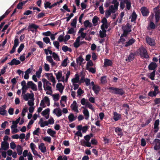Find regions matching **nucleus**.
<instances>
[{
  "label": "nucleus",
  "instance_id": "f257e3e1",
  "mask_svg": "<svg viewBox=\"0 0 160 160\" xmlns=\"http://www.w3.org/2000/svg\"><path fill=\"white\" fill-rule=\"evenodd\" d=\"M110 92L115 94L122 96L125 93V92L122 88L115 87H110L108 88Z\"/></svg>",
  "mask_w": 160,
  "mask_h": 160
},
{
  "label": "nucleus",
  "instance_id": "f03ea898",
  "mask_svg": "<svg viewBox=\"0 0 160 160\" xmlns=\"http://www.w3.org/2000/svg\"><path fill=\"white\" fill-rule=\"evenodd\" d=\"M132 26L129 23H127L126 25L122 28L123 33L121 34V37H127L128 35L132 31Z\"/></svg>",
  "mask_w": 160,
  "mask_h": 160
},
{
  "label": "nucleus",
  "instance_id": "7ed1b4c3",
  "mask_svg": "<svg viewBox=\"0 0 160 160\" xmlns=\"http://www.w3.org/2000/svg\"><path fill=\"white\" fill-rule=\"evenodd\" d=\"M139 55L142 58L146 59L148 58L149 56L148 54L147 50L143 47L140 48L139 49Z\"/></svg>",
  "mask_w": 160,
  "mask_h": 160
},
{
  "label": "nucleus",
  "instance_id": "20e7f679",
  "mask_svg": "<svg viewBox=\"0 0 160 160\" xmlns=\"http://www.w3.org/2000/svg\"><path fill=\"white\" fill-rule=\"evenodd\" d=\"M19 44V40L18 37L16 36L14 40V44L12 49L10 52V54L13 53L15 51L16 48L18 47Z\"/></svg>",
  "mask_w": 160,
  "mask_h": 160
},
{
  "label": "nucleus",
  "instance_id": "39448f33",
  "mask_svg": "<svg viewBox=\"0 0 160 160\" xmlns=\"http://www.w3.org/2000/svg\"><path fill=\"white\" fill-rule=\"evenodd\" d=\"M22 96H23V98L26 101H28L29 98L33 99V100L34 101V94L33 93H32L31 94L29 93H27L26 94L25 93V94H23Z\"/></svg>",
  "mask_w": 160,
  "mask_h": 160
},
{
  "label": "nucleus",
  "instance_id": "423d86ee",
  "mask_svg": "<svg viewBox=\"0 0 160 160\" xmlns=\"http://www.w3.org/2000/svg\"><path fill=\"white\" fill-rule=\"evenodd\" d=\"M39 28V26L32 23L29 25L28 27V30L32 31V32L37 31V29Z\"/></svg>",
  "mask_w": 160,
  "mask_h": 160
},
{
  "label": "nucleus",
  "instance_id": "0eeeda50",
  "mask_svg": "<svg viewBox=\"0 0 160 160\" xmlns=\"http://www.w3.org/2000/svg\"><path fill=\"white\" fill-rule=\"evenodd\" d=\"M140 11L143 16L147 17L148 15L149 11L147 8L145 7H142L141 8Z\"/></svg>",
  "mask_w": 160,
  "mask_h": 160
},
{
  "label": "nucleus",
  "instance_id": "6e6552de",
  "mask_svg": "<svg viewBox=\"0 0 160 160\" xmlns=\"http://www.w3.org/2000/svg\"><path fill=\"white\" fill-rule=\"evenodd\" d=\"M154 148L156 150H159L160 149V140L158 139H155Z\"/></svg>",
  "mask_w": 160,
  "mask_h": 160
},
{
  "label": "nucleus",
  "instance_id": "1a4fd4ad",
  "mask_svg": "<svg viewBox=\"0 0 160 160\" xmlns=\"http://www.w3.org/2000/svg\"><path fill=\"white\" fill-rule=\"evenodd\" d=\"M20 63L21 62L19 60H17L15 58H14L10 62L8 63V64L11 66L13 65H17L20 64Z\"/></svg>",
  "mask_w": 160,
  "mask_h": 160
},
{
  "label": "nucleus",
  "instance_id": "9d476101",
  "mask_svg": "<svg viewBox=\"0 0 160 160\" xmlns=\"http://www.w3.org/2000/svg\"><path fill=\"white\" fill-rule=\"evenodd\" d=\"M47 78L50 80L53 83H54L56 82L55 78L53 76V74L51 73H46Z\"/></svg>",
  "mask_w": 160,
  "mask_h": 160
},
{
  "label": "nucleus",
  "instance_id": "9b49d317",
  "mask_svg": "<svg viewBox=\"0 0 160 160\" xmlns=\"http://www.w3.org/2000/svg\"><path fill=\"white\" fill-rule=\"evenodd\" d=\"M135 55V53H133L132 52L130 53L129 54L128 58L126 59V61H128V62H130L131 61H132L134 59Z\"/></svg>",
  "mask_w": 160,
  "mask_h": 160
},
{
  "label": "nucleus",
  "instance_id": "f8f14e48",
  "mask_svg": "<svg viewBox=\"0 0 160 160\" xmlns=\"http://www.w3.org/2000/svg\"><path fill=\"white\" fill-rule=\"evenodd\" d=\"M146 40L147 43L150 46H154L155 45V42L153 39L149 37H147L146 38Z\"/></svg>",
  "mask_w": 160,
  "mask_h": 160
},
{
  "label": "nucleus",
  "instance_id": "ddd939ff",
  "mask_svg": "<svg viewBox=\"0 0 160 160\" xmlns=\"http://www.w3.org/2000/svg\"><path fill=\"white\" fill-rule=\"evenodd\" d=\"M56 88L61 93H62L64 88V86H63L62 84L61 83L58 82L56 85Z\"/></svg>",
  "mask_w": 160,
  "mask_h": 160
},
{
  "label": "nucleus",
  "instance_id": "4468645a",
  "mask_svg": "<svg viewBox=\"0 0 160 160\" xmlns=\"http://www.w3.org/2000/svg\"><path fill=\"white\" fill-rule=\"evenodd\" d=\"M82 108L84 109L83 110L82 112L85 117V119L86 120H88L89 117V112L87 109L86 108L84 107H82Z\"/></svg>",
  "mask_w": 160,
  "mask_h": 160
},
{
  "label": "nucleus",
  "instance_id": "2eb2a0df",
  "mask_svg": "<svg viewBox=\"0 0 160 160\" xmlns=\"http://www.w3.org/2000/svg\"><path fill=\"white\" fill-rule=\"evenodd\" d=\"M53 112L54 113H55L58 117H59L62 115V111L59 108L54 109Z\"/></svg>",
  "mask_w": 160,
  "mask_h": 160
},
{
  "label": "nucleus",
  "instance_id": "dca6fc26",
  "mask_svg": "<svg viewBox=\"0 0 160 160\" xmlns=\"http://www.w3.org/2000/svg\"><path fill=\"white\" fill-rule=\"evenodd\" d=\"M112 64V61L108 59H105L104 62V67L111 66Z\"/></svg>",
  "mask_w": 160,
  "mask_h": 160
},
{
  "label": "nucleus",
  "instance_id": "f3484780",
  "mask_svg": "<svg viewBox=\"0 0 160 160\" xmlns=\"http://www.w3.org/2000/svg\"><path fill=\"white\" fill-rule=\"evenodd\" d=\"M2 143L1 147L2 149L4 150H6L9 148V145L8 142H2Z\"/></svg>",
  "mask_w": 160,
  "mask_h": 160
},
{
  "label": "nucleus",
  "instance_id": "a211bd4d",
  "mask_svg": "<svg viewBox=\"0 0 160 160\" xmlns=\"http://www.w3.org/2000/svg\"><path fill=\"white\" fill-rule=\"evenodd\" d=\"M159 124V119L156 120L154 124V128L155 130L154 131V132L156 133L157 132L159 129L158 125Z\"/></svg>",
  "mask_w": 160,
  "mask_h": 160
},
{
  "label": "nucleus",
  "instance_id": "6ab92c4d",
  "mask_svg": "<svg viewBox=\"0 0 160 160\" xmlns=\"http://www.w3.org/2000/svg\"><path fill=\"white\" fill-rule=\"evenodd\" d=\"M135 42V39H134L133 38H132L131 39H129L128 41L126 42H125V44L124 46L125 47H128L131 46Z\"/></svg>",
  "mask_w": 160,
  "mask_h": 160
},
{
  "label": "nucleus",
  "instance_id": "aec40b11",
  "mask_svg": "<svg viewBox=\"0 0 160 160\" xmlns=\"http://www.w3.org/2000/svg\"><path fill=\"white\" fill-rule=\"evenodd\" d=\"M115 132L118 134V135L122 136L123 135L122 129L119 127H117L115 128Z\"/></svg>",
  "mask_w": 160,
  "mask_h": 160
},
{
  "label": "nucleus",
  "instance_id": "412c9836",
  "mask_svg": "<svg viewBox=\"0 0 160 160\" xmlns=\"http://www.w3.org/2000/svg\"><path fill=\"white\" fill-rule=\"evenodd\" d=\"M38 148L40 150L41 152H45L47 151L46 148L43 143H41L38 146Z\"/></svg>",
  "mask_w": 160,
  "mask_h": 160
},
{
  "label": "nucleus",
  "instance_id": "4be33fe9",
  "mask_svg": "<svg viewBox=\"0 0 160 160\" xmlns=\"http://www.w3.org/2000/svg\"><path fill=\"white\" fill-rule=\"evenodd\" d=\"M157 65L155 62H152L148 66V68L150 70H154L157 67Z\"/></svg>",
  "mask_w": 160,
  "mask_h": 160
},
{
  "label": "nucleus",
  "instance_id": "5701e85b",
  "mask_svg": "<svg viewBox=\"0 0 160 160\" xmlns=\"http://www.w3.org/2000/svg\"><path fill=\"white\" fill-rule=\"evenodd\" d=\"M79 76L78 74H76L75 75V77L72 79V83H78L79 81Z\"/></svg>",
  "mask_w": 160,
  "mask_h": 160
},
{
  "label": "nucleus",
  "instance_id": "b1692460",
  "mask_svg": "<svg viewBox=\"0 0 160 160\" xmlns=\"http://www.w3.org/2000/svg\"><path fill=\"white\" fill-rule=\"evenodd\" d=\"M121 117V115L118 114L116 112H114L113 119L115 121H118L120 119Z\"/></svg>",
  "mask_w": 160,
  "mask_h": 160
},
{
  "label": "nucleus",
  "instance_id": "393cba45",
  "mask_svg": "<svg viewBox=\"0 0 160 160\" xmlns=\"http://www.w3.org/2000/svg\"><path fill=\"white\" fill-rule=\"evenodd\" d=\"M21 118L19 117L16 121L12 122L13 125L11 126V128H16L17 127V124L19 122Z\"/></svg>",
  "mask_w": 160,
  "mask_h": 160
},
{
  "label": "nucleus",
  "instance_id": "a878e982",
  "mask_svg": "<svg viewBox=\"0 0 160 160\" xmlns=\"http://www.w3.org/2000/svg\"><path fill=\"white\" fill-rule=\"evenodd\" d=\"M114 7L113 5H111L109 8V10L111 11L114 12V13L118 10V7L117 5H114Z\"/></svg>",
  "mask_w": 160,
  "mask_h": 160
},
{
  "label": "nucleus",
  "instance_id": "bb28decb",
  "mask_svg": "<svg viewBox=\"0 0 160 160\" xmlns=\"http://www.w3.org/2000/svg\"><path fill=\"white\" fill-rule=\"evenodd\" d=\"M77 116H75L74 114L70 113L68 116V119L70 122H72L76 120Z\"/></svg>",
  "mask_w": 160,
  "mask_h": 160
},
{
  "label": "nucleus",
  "instance_id": "cd10ccee",
  "mask_svg": "<svg viewBox=\"0 0 160 160\" xmlns=\"http://www.w3.org/2000/svg\"><path fill=\"white\" fill-rule=\"evenodd\" d=\"M84 26L86 28H91L92 26V23L88 20H85L83 22Z\"/></svg>",
  "mask_w": 160,
  "mask_h": 160
},
{
  "label": "nucleus",
  "instance_id": "c85d7f7f",
  "mask_svg": "<svg viewBox=\"0 0 160 160\" xmlns=\"http://www.w3.org/2000/svg\"><path fill=\"white\" fill-rule=\"evenodd\" d=\"M92 89L94 91L95 93L97 94L100 91V88L99 86L98 85H96L95 86L92 87Z\"/></svg>",
  "mask_w": 160,
  "mask_h": 160
},
{
  "label": "nucleus",
  "instance_id": "c756f323",
  "mask_svg": "<svg viewBox=\"0 0 160 160\" xmlns=\"http://www.w3.org/2000/svg\"><path fill=\"white\" fill-rule=\"evenodd\" d=\"M52 96L53 98V100L54 102L58 101L59 99L60 95L59 93H55L52 95Z\"/></svg>",
  "mask_w": 160,
  "mask_h": 160
},
{
  "label": "nucleus",
  "instance_id": "7c9ffc66",
  "mask_svg": "<svg viewBox=\"0 0 160 160\" xmlns=\"http://www.w3.org/2000/svg\"><path fill=\"white\" fill-rule=\"evenodd\" d=\"M43 88L44 90L45 91L48 90L49 91L52 92V90L51 86L46 84L45 83L43 84Z\"/></svg>",
  "mask_w": 160,
  "mask_h": 160
},
{
  "label": "nucleus",
  "instance_id": "2f4dec72",
  "mask_svg": "<svg viewBox=\"0 0 160 160\" xmlns=\"http://www.w3.org/2000/svg\"><path fill=\"white\" fill-rule=\"evenodd\" d=\"M56 75L57 79L58 80V82L60 81L59 79L62 77V72L61 71H59L58 72L56 73H55Z\"/></svg>",
  "mask_w": 160,
  "mask_h": 160
},
{
  "label": "nucleus",
  "instance_id": "473e14b6",
  "mask_svg": "<svg viewBox=\"0 0 160 160\" xmlns=\"http://www.w3.org/2000/svg\"><path fill=\"white\" fill-rule=\"evenodd\" d=\"M131 22H133L136 21L137 18V15L135 12H133L131 15Z\"/></svg>",
  "mask_w": 160,
  "mask_h": 160
},
{
  "label": "nucleus",
  "instance_id": "72a5a7b5",
  "mask_svg": "<svg viewBox=\"0 0 160 160\" xmlns=\"http://www.w3.org/2000/svg\"><path fill=\"white\" fill-rule=\"evenodd\" d=\"M47 133L52 137H54V135L56 133V132L52 130L51 128L48 129Z\"/></svg>",
  "mask_w": 160,
  "mask_h": 160
},
{
  "label": "nucleus",
  "instance_id": "f704fd0d",
  "mask_svg": "<svg viewBox=\"0 0 160 160\" xmlns=\"http://www.w3.org/2000/svg\"><path fill=\"white\" fill-rule=\"evenodd\" d=\"M99 18L97 16H95L94 17L92 20V22L94 25V26H96L97 25L98 23V20Z\"/></svg>",
  "mask_w": 160,
  "mask_h": 160
},
{
  "label": "nucleus",
  "instance_id": "c9c22d12",
  "mask_svg": "<svg viewBox=\"0 0 160 160\" xmlns=\"http://www.w3.org/2000/svg\"><path fill=\"white\" fill-rule=\"evenodd\" d=\"M17 150L18 155H20L22 153V148L20 145H18L17 147Z\"/></svg>",
  "mask_w": 160,
  "mask_h": 160
},
{
  "label": "nucleus",
  "instance_id": "e433bc0d",
  "mask_svg": "<svg viewBox=\"0 0 160 160\" xmlns=\"http://www.w3.org/2000/svg\"><path fill=\"white\" fill-rule=\"evenodd\" d=\"M83 60V58L82 57V56H80L77 59L76 62L78 63H79L80 65H81Z\"/></svg>",
  "mask_w": 160,
  "mask_h": 160
},
{
  "label": "nucleus",
  "instance_id": "4c0bfd02",
  "mask_svg": "<svg viewBox=\"0 0 160 160\" xmlns=\"http://www.w3.org/2000/svg\"><path fill=\"white\" fill-rule=\"evenodd\" d=\"M7 111L4 109L0 107V114L2 115H6L7 114Z\"/></svg>",
  "mask_w": 160,
  "mask_h": 160
},
{
  "label": "nucleus",
  "instance_id": "58836bf2",
  "mask_svg": "<svg viewBox=\"0 0 160 160\" xmlns=\"http://www.w3.org/2000/svg\"><path fill=\"white\" fill-rule=\"evenodd\" d=\"M126 1H127V0H121V1L120 7L122 9H123L125 8V4L126 3Z\"/></svg>",
  "mask_w": 160,
  "mask_h": 160
},
{
  "label": "nucleus",
  "instance_id": "ea45409f",
  "mask_svg": "<svg viewBox=\"0 0 160 160\" xmlns=\"http://www.w3.org/2000/svg\"><path fill=\"white\" fill-rule=\"evenodd\" d=\"M50 110L49 108H46L42 112L41 114L42 116H45L49 114Z\"/></svg>",
  "mask_w": 160,
  "mask_h": 160
},
{
  "label": "nucleus",
  "instance_id": "a19ab883",
  "mask_svg": "<svg viewBox=\"0 0 160 160\" xmlns=\"http://www.w3.org/2000/svg\"><path fill=\"white\" fill-rule=\"evenodd\" d=\"M158 94V92H155L151 91L149 92L148 95L151 97H155Z\"/></svg>",
  "mask_w": 160,
  "mask_h": 160
},
{
  "label": "nucleus",
  "instance_id": "79ce46f5",
  "mask_svg": "<svg viewBox=\"0 0 160 160\" xmlns=\"http://www.w3.org/2000/svg\"><path fill=\"white\" fill-rule=\"evenodd\" d=\"M77 21V18L76 17L73 19V21L71 24V25L73 27L76 28V27Z\"/></svg>",
  "mask_w": 160,
  "mask_h": 160
},
{
  "label": "nucleus",
  "instance_id": "37998d69",
  "mask_svg": "<svg viewBox=\"0 0 160 160\" xmlns=\"http://www.w3.org/2000/svg\"><path fill=\"white\" fill-rule=\"evenodd\" d=\"M107 77L106 76L102 77L101 78V82L102 84H105L107 82V81L106 79Z\"/></svg>",
  "mask_w": 160,
  "mask_h": 160
},
{
  "label": "nucleus",
  "instance_id": "c03bdc74",
  "mask_svg": "<svg viewBox=\"0 0 160 160\" xmlns=\"http://www.w3.org/2000/svg\"><path fill=\"white\" fill-rule=\"evenodd\" d=\"M52 57L55 60L57 61H60V59L59 56L54 52H53Z\"/></svg>",
  "mask_w": 160,
  "mask_h": 160
},
{
  "label": "nucleus",
  "instance_id": "a18cd8bd",
  "mask_svg": "<svg viewBox=\"0 0 160 160\" xmlns=\"http://www.w3.org/2000/svg\"><path fill=\"white\" fill-rule=\"evenodd\" d=\"M30 88V87L28 86L22 87V96L23 94H25L26 93V91L28 90V88Z\"/></svg>",
  "mask_w": 160,
  "mask_h": 160
},
{
  "label": "nucleus",
  "instance_id": "49530a36",
  "mask_svg": "<svg viewBox=\"0 0 160 160\" xmlns=\"http://www.w3.org/2000/svg\"><path fill=\"white\" fill-rule=\"evenodd\" d=\"M112 13H114V12L111 11L109 10H106L105 12V17L106 18H108L111 15Z\"/></svg>",
  "mask_w": 160,
  "mask_h": 160
},
{
  "label": "nucleus",
  "instance_id": "de8ad7c7",
  "mask_svg": "<svg viewBox=\"0 0 160 160\" xmlns=\"http://www.w3.org/2000/svg\"><path fill=\"white\" fill-rule=\"evenodd\" d=\"M126 8L128 10H129L131 7V3L130 1H129L128 0H127V1H126Z\"/></svg>",
  "mask_w": 160,
  "mask_h": 160
},
{
  "label": "nucleus",
  "instance_id": "09e8293b",
  "mask_svg": "<svg viewBox=\"0 0 160 160\" xmlns=\"http://www.w3.org/2000/svg\"><path fill=\"white\" fill-rule=\"evenodd\" d=\"M93 65V63L92 61H88L86 65V69L87 70H88L89 69V67L90 66H92Z\"/></svg>",
  "mask_w": 160,
  "mask_h": 160
},
{
  "label": "nucleus",
  "instance_id": "8fccbe9b",
  "mask_svg": "<svg viewBox=\"0 0 160 160\" xmlns=\"http://www.w3.org/2000/svg\"><path fill=\"white\" fill-rule=\"evenodd\" d=\"M24 47V44L23 43L21 44L18 49V53H20V52L23 49Z\"/></svg>",
  "mask_w": 160,
  "mask_h": 160
},
{
  "label": "nucleus",
  "instance_id": "3c124183",
  "mask_svg": "<svg viewBox=\"0 0 160 160\" xmlns=\"http://www.w3.org/2000/svg\"><path fill=\"white\" fill-rule=\"evenodd\" d=\"M155 71H154L150 73L149 78H150L152 80H154V77L155 76Z\"/></svg>",
  "mask_w": 160,
  "mask_h": 160
},
{
  "label": "nucleus",
  "instance_id": "603ef678",
  "mask_svg": "<svg viewBox=\"0 0 160 160\" xmlns=\"http://www.w3.org/2000/svg\"><path fill=\"white\" fill-rule=\"evenodd\" d=\"M43 41L46 44H47L48 43H49L50 45H51V42H50V40L48 37H44L43 38Z\"/></svg>",
  "mask_w": 160,
  "mask_h": 160
},
{
  "label": "nucleus",
  "instance_id": "864d4df0",
  "mask_svg": "<svg viewBox=\"0 0 160 160\" xmlns=\"http://www.w3.org/2000/svg\"><path fill=\"white\" fill-rule=\"evenodd\" d=\"M84 93V91L82 90L81 88H78L77 91V96H81V95Z\"/></svg>",
  "mask_w": 160,
  "mask_h": 160
},
{
  "label": "nucleus",
  "instance_id": "5fc2aeb1",
  "mask_svg": "<svg viewBox=\"0 0 160 160\" xmlns=\"http://www.w3.org/2000/svg\"><path fill=\"white\" fill-rule=\"evenodd\" d=\"M75 32L76 31L74 30V28H71L69 29L67 33L70 34H73L75 33Z\"/></svg>",
  "mask_w": 160,
  "mask_h": 160
},
{
  "label": "nucleus",
  "instance_id": "6e6d98bb",
  "mask_svg": "<svg viewBox=\"0 0 160 160\" xmlns=\"http://www.w3.org/2000/svg\"><path fill=\"white\" fill-rule=\"evenodd\" d=\"M45 16V14L44 13L41 12L39 13L37 16L36 18L38 19L42 18Z\"/></svg>",
  "mask_w": 160,
  "mask_h": 160
},
{
  "label": "nucleus",
  "instance_id": "4d7b16f0",
  "mask_svg": "<svg viewBox=\"0 0 160 160\" xmlns=\"http://www.w3.org/2000/svg\"><path fill=\"white\" fill-rule=\"evenodd\" d=\"M42 82L43 84L45 83L46 84L50 86L51 85V83L48 81L45 78H43L42 79Z\"/></svg>",
  "mask_w": 160,
  "mask_h": 160
},
{
  "label": "nucleus",
  "instance_id": "13d9d810",
  "mask_svg": "<svg viewBox=\"0 0 160 160\" xmlns=\"http://www.w3.org/2000/svg\"><path fill=\"white\" fill-rule=\"evenodd\" d=\"M43 139L45 141H47L49 143L51 142V138L50 137H46L43 138Z\"/></svg>",
  "mask_w": 160,
  "mask_h": 160
},
{
  "label": "nucleus",
  "instance_id": "bf43d9fd",
  "mask_svg": "<svg viewBox=\"0 0 160 160\" xmlns=\"http://www.w3.org/2000/svg\"><path fill=\"white\" fill-rule=\"evenodd\" d=\"M53 43V45L57 49H58L59 48V43L57 41H54Z\"/></svg>",
  "mask_w": 160,
  "mask_h": 160
},
{
  "label": "nucleus",
  "instance_id": "052dcab7",
  "mask_svg": "<svg viewBox=\"0 0 160 160\" xmlns=\"http://www.w3.org/2000/svg\"><path fill=\"white\" fill-rule=\"evenodd\" d=\"M68 58L64 59L61 64V65L63 67H66L67 65Z\"/></svg>",
  "mask_w": 160,
  "mask_h": 160
},
{
  "label": "nucleus",
  "instance_id": "680f3d73",
  "mask_svg": "<svg viewBox=\"0 0 160 160\" xmlns=\"http://www.w3.org/2000/svg\"><path fill=\"white\" fill-rule=\"evenodd\" d=\"M71 107L72 108V110L78 112V106H77V104H72Z\"/></svg>",
  "mask_w": 160,
  "mask_h": 160
},
{
  "label": "nucleus",
  "instance_id": "e2e57ef3",
  "mask_svg": "<svg viewBox=\"0 0 160 160\" xmlns=\"http://www.w3.org/2000/svg\"><path fill=\"white\" fill-rule=\"evenodd\" d=\"M123 37H122L121 35L120 36V38L119 39L118 42V44H120L121 43H122V44H123L124 43V42L125 41V38H123Z\"/></svg>",
  "mask_w": 160,
  "mask_h": 160
},
{
  "label": "nucleus",
  "instance_id": "0e129e2a",
  "mask_svg": "<svg viewBox=\"0 0 160 160\" xmlns=\"http://www.w3.org/2000/svg\"><path fill=\"white\" fill-rule=\"evenodd\" d=\"M51 3L49 2H47L46 3H44V7L46 9L47 8H48L50 9H51L50 6Z\"/></svg>",
  "mask_w": 160,
  "mask_h": 160
},
{
  "label": "nucleus",
  "instance_id": "69168bd1",
  "mask_svg": "<svg viewBox=\"0 0 160 160\" xmlns=\"http://www.w3.org/2000/svg\"><path fill=\"white\" fill-rule=\"evenodd\" d=\"M100 36L101 38H103L106 36V34L105 32H102L101 31H100Z\"/></svg>",
  "mask_w": 160,
  "mask_h": 160
},
{
  "label": "nucleus",
  "instance_id": "338daca9",
  "mask_svg": "<svg viewBox=\"0 0 160 160\" xmlns=\"http://www.w3.org/2000/svg\"><path fill=\"white\" fill-rule=\"evenodd\" d=\"M46 60L50 63L52 62L53 61L51 56H46Z\"/></svg>",
  "mask_w": 160,
  "mask_h": 160
},
{
  "label": "nucleus",
  "instance_id": "774afa93",
  "mask_svg": "<svg viewBox=\"0 0 160 160\" xmlns=\"http://www.w3.org/2000/svg\"><path fill=\"white\" fill-rule=\"evenodd\" d=\"M58 40L60 42H62L63 41H64V39L63 38V35H61L58 38Z\"/></svg>",
  "mask_w": 160,
  "mask_h": 160
}]
</instances>
